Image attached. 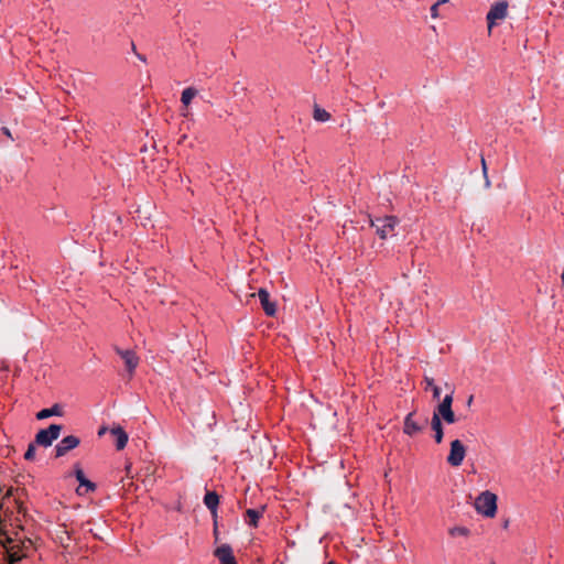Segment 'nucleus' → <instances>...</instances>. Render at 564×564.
<instances>
[{
	"label": "nucleus",
	"mask_w": 564,
	"mask_h": 564,
	"mask_svg": "<svg viewBox=\"0 0 564 564\" xmlns=\"http://www.w3.org/2000/svg\"><path fill=\"white\" fill-rule=\"evenodd\" d=\"M445 388L447 389V393L440 401L432 415L431 427L433 432L444 431L443 422L447 424H454L456 422V415L453 410L455 389L448 383H445Z\"/></svg>",
	"instance_id": "f257e3e1"
},
{
	"label": "nucleus",
	"mask_w": 564,
	"mask_h": 564,
	"mask_svg": "<svg viewBox=\"0 0 564 564\" xmlns=\"http://www.w3.org/2000/svg\"><path fill=\"white\" fill-rule=\"evenodd\" d=\"M497 495L486 490L480 492L474 502L477 513L486 518H494L497 513Z\"/></svg>",
	"instance_id": "f03ea898"
},
{
	"label": "nucleus",
	"mask_w": 564,
	"mask_h": 564,
	"mask_svg": "<svg viewBox=\"0 0 564 564\" xmlns=\"http://www.w3.org/2000/svg\"><path fill=\"white\" fill-rule=\"evenodd\" d=\"M508 2L506 0L496 1L489 9L486 20L488 24V31L491 32L492 28L498 21H502L508 15Z\"/></svg>",
	"instance_id": "7ed1b4c3"
},
{
	"label": "nucleus",
	"mask_w": 564,
	"mask_h": 564,
	"mask_svg": "<svg viewBox=\"0 0 564 564\" xmlns=\"http://www.w3.org/2000/svg\"><path fill=\"white\" fill-rule=\"evenodd\" d=\"M62 425L51 424L47 429L40 430L35 435V443L48 447L59 437Z\"/></svg>",
	"instance_id": "20e7f679"
},
{
	"label": "nucleus",
	"mask_w": 564,
	"mask_h": 564,
	"mask_svg": "<svg viewBox=\"0 0 564 564\" xmlns=\"http://www.w3.org/2000/svg\"><path fill=\"white\" fill-rule=\"evenodd\" d=\"M466 456V446L458 438L451 442L449 454L446 462L452 467H459Z\"/></svg>",
	"instance_id": "39448f33"
},
{
	"label": "nucleus",
	"mask_w": 564,
	"mask_h": 564,
	"mask_svg": "<svg viewBox=\"0 0 564 564\" xmlns=\"http://www.w3.org/2000/svg\"><path fill=\"white\" fill-rule=\"evenodd\" d=\"M397 225L398 219L394 216H386L377 220H371V226L376 228V232L381 239H387Z\"/></svg>",
	"instance_id": "423d86ee"
},
{
	"label": "nucleus",
	"mask_w": 564,
	"mask_h": 564,
	"mask_svg": "<svg viewBox=\"0 0 564 564\" xmlns=\"http://www.w3.org/2000/svg\"><path fill=\"white\" fill-rule=\"evenodd\" d=\"M31 544L30 542L28 544L25 543H13L12 541H9V546H7V554H8V561L10 564L18 563L23 557L26 556L28 550L30 549Z\"/></svg>",
	"instance_id": "0eeeda50"
},
{
	"label": "nucleus",
	"mask_w": 564,
	"mask_h": 564,
	"mask_svg": "<svg viewBox=\"0 0 564 564\" xmlns=\"http://www.w3.org/2000/svg\"><path fill=\"white\" fill-rule=\"evenodd\" d=\"M79 443V438L75 435L65 436L55 447L56 457L64 456L68 451L76 448Z\"/></svg>",
	"instance_id": "6e6552de"
},
{
	"label": "nucleus",
	"mask_w": 564,
	"mask_h": 564,
	"mask_svg": "<svg viewBox=\"0 0 564 564\" xmlns=\"http://www.w3.org/2000/svg\"><path fill=\"white\" fill-rule=\"evenodd\" d=\"M423 431V425L414 419V413L410 412L404 417L403 433L408 436H415Z\"/></svg>",
	"instance_id": "1a4fd4ad"
},
{
	"label": "nucleus",
	"mask_w": 564,
	"mask_h": 564,
	"mask_svg": "<svg viewBox=\"0 0 564 564\" xmlns=\"http://www.w3.org/2000/svg\"><path fill=\"white\" fill-rule=\"evenodd\" d=\"M117 354L123 359L127 370L132 375L139 365V358L134 351L127 349H117Z\"/></svg>",
	"instance_id": "9d476101"
},
{
	"label": "nucleus",
	"mask_w": 564,
	"mask_h": 564,
	"mask_svg": "<svg viewBox=\"0 0 564 564\" xmlns=\"http://www.w3.org/2000/svg\"><path fill=\"white\" fill-rule=\"evenodd\" d=\"M258 296L265 314L268 316H274L276 313V303L270 300L269 292L265 289H260Z\"/></svg>",
	"instance_id": "9b49d317"
},
{
	"label": "nucleus",
	"mask_w": 564,
	"mask_h": 564,
	"mask_svg": "<svg viewBox=\"0 0 564 564\" xmlns=\"http://www.w3.org/2000/svg\"><path fill=\"white\" fill-rule=\"evenodd\" d=\"M215 556L221 564H237L229 544H221L215 550Z\"/></svg>",
	"instance_id": "f8f14e48"
},
{
	"label": "nucleus",
	"mask_w": 564,
	"mask_h": 564,
	"mask_svg": "<svg viewBox=\"0 0 564 564\" xmlns=\"http://www.w3.org/2000/svg\"><path fill=\"white\" fill-rule=\"evenodd\" d=\"M75 476L79 482V487L76 489L78 495L83 494L82 487H85L86 491H94L96 489V485L86 478L84 470L79 465H75Z\"/></svg>",
	"instance_id": "ddd939ff"
},
{
	"label": "nucleus",
	"mask_w": 564,
	"mask_h": 564,
	"mask_svg": "<svg viewBox=\"0 0 564 564\" xmlns=\"http://www.w3.org/2000/svg\"><path fill=\"white\" fill-rule=\"evenodd\" d=\"M110 433L116 438V448L118 451L123 449L127 446L129 440V436L126 433V431L120 425H116L110 429Z\"/></svg>",
	"instance_id": "4468645a"
},
{
	"label": "nucleus",
	"mask_w": 564,
	"mask_h": 564,
	"mask_svg": "<svg viewBox=\"0 0 564 564\" xmlns=\"http://www.w3.org/2000/svg\"><path fill=\"white\" fill-rule=\"evenodd\" d=\"M62 408L59 404H54L51 408L42 409L36 413L37 420H44L51 416H62Z\"/></svg>",
	"instance_id": "2eb2a0df"
},
{
	"label": "nucleus",
	"mask_w": 564,
	"mask_h": 564,
	"mask_svg": "<svg viewBox=\"0 0 564 564\" xmlns=\"http://www.w3.org/2000/svg\"><path fill=\"white\" fill-rule=\"evenodd\" d=\"M206 507L216 516L219 498L216 492H207L204 498Z\"/></svg>",
	"instance_id": "dca6fc26"
},
{
	"label": "nucleus",
	"mask_w": 564,
	"mask_h": 564,
	"mask_svg": "<svg viewBox=\"0 0 564 564\" xmlns=\"http://www.w3.org/2000/svg\"><path fill=\"white\" fill-rule=\"evenodd\" d=\"M424 382L426 384L425 389L432 391L433 399L440 401L441 399V388L435 383L432 377L425 376Z\"/></svg>",
	"instance_id": "f3484780"
},
{
	"label": "nucleus",
	"mask_w": 564,
	"mask_h": 564,
	"mask_svg": "<svg viewBox=\"0 0 564 564\" xmlns=\"http://www.w3.org/2000/svg\"><path fill=\"white\" fill-rule=\"evenodd\" d=\"M198 90L194 87H187L182 91L181 101L184 107H188L192 100L197 96Z\"/></svg>",
	"instance_id": "a211bd4d"
},
{
	"label": "nucleus",
	"mask_w": 564,
	"mask_h": 564,
	"mask_svg": "<svg viewBox=\"0 0 564 564\" xmlns=\"http://www.w3.org/2000/svg\"><path fill=\"white\" fill-rule=\"evenodd\" d=\"M313 118L317 122H327L330 119V115L324 108H321L319 106L315 105Z\"/></svg>",
	"instance_id": "6ab92c4d"
},
{
	"label": "nucleus",
	"mask_w": 564,
	"mask_h": 564,
	"mask_svg": "<svg viewBox=\"0 0 564 564\" xmlns=\"http://www.w3.org/2000/svg\"><path fill=\"white\" fill-rule=\"evenodd\" d=\"M259 447L267 453V455L262 459L261 464L262 465H270L272 456H273L272 446H271L270 442L264 440V441L259 443Z\"/></svg>",
	"instance_id": "aec40b11"
},
{
	"label": "nucleus",
	"mask_w": 564,
	"mask_h": 564,
	"mask_svg": "<svg viewBox=\"0 0 564 564\" xmlns=\"http://www.w3.org/2000/svg\"><path fill=\"white\" fill-rule=\"evenodd\" d=\"M264 507H260L258 509H248L247 516L249 518V523L253 527H257L259 518L263 514Z\"/></svg>",
	"instance_id": "412c9836"
},
{
	"label": "nucleus",
	"mask_w": 564,
	"mask_h": 564,
	"mask_svg": "<svg viewBox=\"0 0 564 564\" xmlns=\"http://www.w3.org/2000/svg\"><path fill=\"white\" fill-rule=\"evenodd\" d=\"M448 533L451 536H463L467 538L470 534V530L464 525H455L448 529Z\"/></svg>",
	"instance_id": "4be33fe9"
},
{
	"label": "nucleus",
	"mask_w": 564,
	"mask_h": 564,
	"mask_svg": "<svg viewBox=\"0 0 564 564\" xmlns=\"http://www.w3.org/2000/svg\"><path fill=\"white\" fill-rule=\"evenodd\" d=\"M35 457V444L31 443L24 454L26 460H32Z\"/></svg>",
	"instance_id": "5701e85b"
},
{
	"label": "nucleus",
	"mask_w": 564,
	"mask_h": 564,
	"mask_svg": "<svg viewBox=\"0 0 564 564\" xmlns=\"http://www.w3.org/2000/svg\"><path fill=\"white\" fill-rule=\"evenodd\" d=\"M438 7H440V6H438V3H436V2H435V3L431 7V9H430V11H431V18H432V19H434V20L438 19V17H440V13H438Z\"/></svg>",
	"instance_id": "b1692460"
},
{
	"label": "nucleus",
	"mask_w": 564,
	"mask_h": 564,
	"mask_svg": "<svg viewBox=\"0 0 564 564\" xmlns=\"http://www.w3.org/2000/svg\"><path fill=\"white\" fill-rule=\"evenodd\" d=\"M444 438V431L442 432H434V441L436 444H441Z\"/></svg>",
	"instance_id": "393cba45"
},
{
	"label": "nucleus",
	"mask_w": 564,
	"mask_h": 564,
	"mask_svg": "<svg viewBox=\"0 0 564 564\" xmlns=\"http://www.w3.org/2000/svg\"><path fill=\"white\" fill-rule=\"evenodd\" d=\"M214 535H215L216 541H218V539H219V531H218V527H217V521L216 520H215V525H214Z\"/></svg>",
	"instance_id": "a878e982"
},
{
	"label": "nucleus",
	"mask_w": 564,
	"mask_h": 564,
	"mask_svg": "<svg viewBox=\"0 0 564 564\" xmlns=\"http://www.w3.org/2000/svg\"><path fill=\"white\" fill-rule=\"evenodd\" d=\"M481 164H482V172L486 175L487 174V166H486L485 159L481 160Z\"/></svg>",
	"instance_id": "bb28decb"
},
{
	"label": "nucleus",
	"mask_w": 564,
	"mask_h": 564,
	"mask_svg": "<svg viewBox=\"0 0 564 564\" xmlns=\"http://www.w3.org/2000/svg\"><path fill=\"white\" fill-rule=\"evenodd\" d=\"M448 0H438L436 1V3H438V6H442V4H445Z\"/></svg>",
	"instance_id": "cd10ccee"
},
{
	"label": "nucleus",
	"mask_w": 564,
	"mask_h": 564,
	"mask_svg": "<svg viewBox=\"0 0 564 564\" xmlns=\"http://www.w3.org/2000/svg\"><path fill=\"white\" fill-rule=\"evenodd\" d=\"M106 432V427H101L98 432V435H102Z\"/></svg>",
	"instance_id": "c85d7f7f"
},
{
	"label": "nucleus",
	"mask_w": 564,
	"mask_h": 564,
	"mask_svg": "<svg viewBox=\"0 0 564 564\" xmlns=\"http://www.w3.org/2000/svg\"><path fill=\"white\" fill-rule=\"evenodd\" d=\"M561 280H562V283L564 284V271L562 272Z\"/></svg>",
	"instance_id": "c756f323"
},
{
	"label": "nucleus",
	"mask_w": 564,
	"mask_h": 564,
	"mask_svg": "<svg viewBox=\"0 0 564 564\" xmlns=\"http://www.w3.org/2000/svg\"><path fill=\"white\" fill-rule=\"evenodd\" d=\"M471 402H473V395L469 397L468 404H470Z\"/></svg>",
	"instance_id": "7c9ffc66"
},
{
	"label": "nucleus",
	"mask_w": 564,
	"mask_h": 564,
	"mask_svg": "<svg viewBox=\"0 0 564 564\" xmlns=\"http://www.w3.org/2000/svg\"><path fill=\"white\" fill-rule=\"evenodd\" d=\"M10 492H11V490H10V489H7V490H6V492H4V495H7V496H8V495H10Z\"/></svg>",
	"instance_id": "2f4dec72"
},
{
	"label": "nucleus",
	"mask_w": 564,
	"mask_h": 564,
	"mask_svg": "<svg viewBox=\"0 0 564 564\" xmlns=\"http://www.w3.org/2000/svg\"><path fill=\"white\" fill-rule=\"evenodd\" d=\"M7 135H10V131L8 129L4 130Z\"/></svg>",
	"instance_id": "473e14b6"
},
{
	"label": "nucleus",
	"mask_w": 564,
	"mask_h": 564,
	"mask_svg": "<svg viewBox=\"0 0 564 564\" xmlns=\"http://www.w3.org/2000/svg\"><path fill=\"white\" fill-rule=\"evenodd\" d=\"M327 564H334V562H328Z\"/></svg>",
	"instance_id": "72a5a7b5"
}]
</instances>
